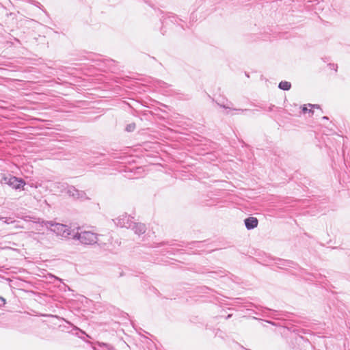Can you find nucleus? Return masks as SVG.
I'll return each instance as SVG.
<instances>
[{"mask_svg":"<svg viewBox=\"0 0 350 350\" xmlns=\"http://www.w3.org/2000/svg\"><path fill=\"white\" fill-rule=\"evenodd\" d=\"M135 124H129L127 126H126V131H133L135 129Z\"/></svg>","mask_w":350,"mask_h":350,"instance_id":"obj_10","label":"nucleus"},{"mask_svg":"<svg viewBox=\"0 0 350 350\" xmlns=\"http://www.w3.org/2000/svg\"><path fill=\"white\" fill-rule=\"evenodd\" d=\"M310 106L312 107H317L318 108L317 105H310Z\"/></svg>","mask_w":350,"mask_h":350,"instance_id":"obj_13","label":"nucleus"},{"mask_svg":"<svg viewBox=\"0 0 350 350\" xmlns=\"http://www.w3.org/2000/svg\"><path fill=\"white\" fill-rule=\"evenodd\" d=\"M113 221L118 226L121 228H130L132 227V220L130 216L127 215L126 213L120 215Z\"/></svg>","mask_w":350,"mask_h":350,"instance_id":"obj_4","label":"nucleus"},{"mask_svg":"<svg viewBox=\"0 0 350 350\" xmlns=\"http://www.w3.org/2000/svg\"><path fill=\"white\" fill-rule=\"evenodd\" d=\"M135 234H142L146 232V228L144 224L135 223L132 221V227L131 228Z\"/></svg>","mask_w":350,"mask_h":350,"instance_id":"obj_6","label":"nucleus"},{"mask_svg":"<svg viewBox=\"0 0 350 350\" xmlns=\"http://www.w3.org/2000/svg\"><path fill=\"white\" fill-rule=\"evenodd\" d=\"M42 225H46V229L53 232L57 236L63 238H67L71 234V228L65 224L49 221L47 223H42Z\"/></svg>","mask_w":350,"mask_h":350,"instance_id":"obj_1","label":"nucleus"},{"mask_svg":"<svg viewBox=\"0 0 350 350\" xmlns=\"http://www.w3.org/2000/svg\"><path fill=\"white\" fill-rule=\"evenodd\" d=\"M5 304V299L3 297H0V306L4 305Z\"/></svg>","mask_w":350,"mask_h":350,"instance_id":"obj_11","label":"nucleus"},{"mask_svg":"<svg viewBox=\"0 0 350 350\" xmlns=\"http://www.w3.org/2000/svg\"><path fill=\"white\" fill-rule=\"evenodd\" d=\"M68 193L70 196H72L73 198H75L76 199H81L82 200V199L86 198L85 193L83 191L77 190L74 187H70L68 188Z\"/></svg>","mask_w":350,"mask_h":350,"instance_id":"obj_5","label":"nucleus"},{"mask_svg":"<svg viewBox=\"0 0 350 350\" xmlns=\"http://www.w3.org/2000/svg\"><path fill=\"white\" fill-rule=\"evenodd\" d=\"M73 239L79 240L82 244L92 245L98 242V235L92 231L77 232L73 235Z\"/></svg>","mask_w":350,"mask_h":350,"instance_id":"obj_2","label":"nucleus"},{"mask_svg":"<svg viewBox=\"0 0 350 350\" xmlns=\"http://www.w3.org/2000/svg\"><path fill=\"white\" fill-rule=\"evenodd\" d=\"M224 108H229L228 107L223 106Z\"/></svg>","mask_w":350,"mask_h":350,"instance_id":"obj_14","label":"nucleus"},{"mask_svg":"<svg viewBox=\"0 0 350 350\" xmlns=\"http://www.w3.org/2000/svg\"><path fill=\"white\" fill-rule=\"evenodd\" d=\"M258 224V219L254 217H250L245 219V225L248 230H251L257 227Z\"/></svg>","mask_w":350,"mask_h":350,"instance_id":"obj_7","label":"nucleus"},{"mask_svg":"<svg viewBox=\"0 0 350 350\" xmlns=\"http://www.w3.org/2000/svg\"><path fill=\"white\" fill-rule=\"evenodd\" d=\"M291 87V85L288 81H281L279 83V88L283 90H288Z\"/></svg>","mask_w":350,"mask_h":350,"instance_id":"obj_9","label":"nucleus"},{"mask_svg":"<svg viewBox=\"0 0 350 350\" xmlns=\"http://www.w3.org/2000/svg\"><path fill=\"white\" fill-rule=\"evenodd\" d=\"M323 118V119H327V118L326 116H324Z\"/></svg>","mask_w":350,"mask_h":350,"instance_id":"obj_15","label":"nucleus"},{"mask_svg":"<svg viewBox=\"0 0 350 350\" xmlns=\"http://www.w3.org/2000/svg\"><path fill=\"white\" fill-rule=\"evenodd\" d=\"M1 183L6 184L15 189L23 188L25 185V182L23 179L11 175H3Z\"/></svg>","mask_w":350,"mask_h":350,"instance_id":"obj_3","label":"nucleus"},{"mask_svg":"<svg viewBox=\"0 0 350 350\" xmlns=\"http://www.w3.org/2000/svg\"><path fill=\"white\" fill-rule=\"evenodd\" d=\"M47 221H48L42 220V221H38L34 222L33 224V228H34L37 231H41L44 228H46V225H42V223H47Z\"/></svg>","mask_w":350,"mask_h":350,"instance_id":"obj_8","label":"nucleus"},{"mask_svg":"<svg viewBox=\"0 0 350 350\" xmlns=\"http://www.w3.org/2000/svg\"><path fill=\"white\" fill-rule=\"evenodd\" d=\"M308 111L309 112H312V110H311V109H309V110H308V109H307V107H303V111H304V113H306V111Z\"/></svg>","mask_w":350,"mask_h":350,"instance_id":"obj_12","label":"nucleus"}]
</instances>
